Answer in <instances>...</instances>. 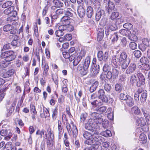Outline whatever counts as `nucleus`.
<instances>
[{
	"label": "nucleus",
	"instance_id": "obj_2",
	"mask_svg": "<svg viewBox=\"0 0 150 150\" xmlns=\"http://www.w3.org/2000/svg\"><path fill=\"white\" fill-rule=\"evenodd\" d=\"M47 132L49 135L48 139L46 141L47 147L49 150H52L53 149V145L54 144V135L51 132L50 128L47 129Z\"/></svg>",
	"mask_w": 150,
	"mask_h": 150
},
{
	"label": "nucleus",
	"instance_id": "obj_31",
	"mask_svg": "<svg viewBox=\"0 0 150 150\" xmlns=\"http://www.w3.org/2000/svg\"><path fill=\"white\" fill-rule=\"evenodd\" d=\"M70 18L67 16H64L63 17L61 18V20L62 23L64 24L66 23L69 24H70Z\"/></svg>",
	"mask_w": 150,
	"mask_h": 150
},
{
	"label": "nucleus",
	"instance_id": "obj_1",
	"mask_svg": "<svg viewBox=\"0 0 150 150\" xmlns=\"http://www.w3.org/2000/svg\"><path fill=\"white\" fill-rule=\"evenodd\" d=\"M90 132L84 131L83 136L84 138L86 139L84 141V144L88 145H91L95 143L97 140H100L101 136L98 135V132H96V129L89 130Z\"/></svg>",
	"mask_w": 150,
	"mask_h": 150
},
{
	"label": "nucleus",
	"instance_id": "obj_57",
	"mask_svg": "<svg viewBox=\"0 0 150 150\" xmlns=\"http://www.w3.org/2000/svg\"><path fill=\"white\" fill-rule=\"evenodd\" d=\"M140 62L142 63L145 64L148 63L149 62V61L146 57H144L141 58Z\"/></svg>",
	"mask_w": 150,
	"mask_h": 150
},
{
	"label": "nucleus",
	"instance_id": "obj_9",
	"mask_svg": "<svg viewBox=\"0 0 150 150\" xmlns=\"http://www.w3.org/2000/svg\"><path fill=\"white\" fill-rule=\"evenodd\" d=\"M98 94L99 98L101 99L103 102H108V99L105 95V91L103 89H100L98 91Z\"/></svg>",
	"mask_w": 150,
	"mask_h": 150
},
{
	"label": "nucleus",
	"instance_id": "obj_6",
	"mask_svg": "<svg viewBox=\"0 0 150 150\" xmlns=\"http://www.w3.org/2000/svg\"><path fill=\"white\" fill-rule=\"evenodd\" d=\"M95 121L94 120L90 119H89L85 125V128L88 130L95 129L96 126L95 123H94Z\"/></svg>",
	"mask_w": 150,
	"mask_h": 150
},
{
	"label": "nucleus",
	"instance_id": "obj_54",
	"mask_svg": "<svg viewBox=\"0 0 150 150\" xmlns=\"http://www.w3.org/2000/svg\"><path fill=\"white\" fill-rule=\"evenodd\" d=\"M133 53L135 57L137 58H138L140 57L142 55L141 52L139 50H135L134 51Z\"/></svg>",
	"mask_w": 150,
	"mask_h": 150
},
{
	"label": "nucleus",
	"instance_id": "obj_45",
	"mask_svg": "<svg viewBox=\"0 0 150 150\" xmlns=\"http://www.w3.org/2000/svg\"><path fill=\"white\" fill-rule=\"evenodd\" d=\"M142 112H143L144 116L147 119V120H149V118H150V115L148 113V112L146 111L145 109L144 108H142Z\"/></svg>",
	"mask_w": 150,
	"mask_h": 150
},
{
	"label": "nucleus",
	"instance_id": "obj_13",
	"mask_svg": "<svg viewBox=\"0 0 150 150\" xmlns=\"http://www.w3.org/2000/svg\"><path fill=\"white\" fill-rule=\"evenodd\" d=\"M52 1L53 4L57 6V7L60 8L64 7V3L60 0H49L47 2V5L49 4V2Z\"/></svg>",
	"mask_w": 150,
	"mask_h": 150
},
{
	"label": "nucleus",
	"instance_id": "obj_21",
	"mask_svg": "<svg viewBox=\"0 0 150 150\" xmlns=\"http://www.w3.org/2000/svg\"><path fill=\"white\" fill-rule=\"evenodd\" d=\"M110 38L111 39L112 42L113 43H114L117 42L118 39V37L117 33L113 32L110 34Z\"/></svg>",
	"mask_w": 150,
	"mask_h": 150
},
{
	"label": "nucleus",
	"instance_id": "obj_58",
	"mask_svg": "<svg viewBox=\"0 0 150 150\" xmlns=\"http://www.w3.org/2000/svg\"><path fill=\"white\" fill-rule=\"evenodd\" d=\"M118 16L119 14L117 12H113L112 13L110 19L114 20V19L117 17Z\"/></svg>",
	"mask_w": 150,
	"mask_h": 150
},
{
	"label": "nucleus",
	"instance_id": "obj_16",
	"mask_svg": "<svg viewBox=\"0 0 150 150\" xmlns=\"http://www.w3.org/2000/svg\"><path fill=\"white\" fill-rule=\"evenodd\" d=\"M78 15L81 18H83L85 16V11L83 7L81 6H78L77 9Z\"/></svg>",
	"mask_w": 150,
	"mask_h": 150
},
{
	"label": "nucleus",
	"instance_id": "obj_24",
	"mask_svg": "<svg viewBox=\"0 0 150 150\" xmlns=\"http://www.w3.org/2000/svg\"><path fill=\"white\" fill-rule=\"evenodd\" d=\"M63 55L64 57L66 59H69L70 61H71L74 58H73V55L70 54L68 52H63Z\"/></svg>",
	"mask_w": 150,
	"mask_h": 150
},
{
	"label": "nucleus",
	"instance_id": "obj_60",
	"mask_svg": "<svg viewBox=\"0 0 150 150\" xmlns=\"http://www.w3.org/2000/svg\"><path fill=\"white\" fill-rule=\"evenodd\" d=\"M132 110L136 114L138 115L140 113V111L137 107H134L132 108Z\"/></svg>",
	"mask_w": 150,
	"mask_h": 150
},
{
	"label": "nucleus",
	"instance_id": "obj_59",
	"mask_svg": "<svg viewBox=\"0 0 150 150\" xmlns=\"http://www.w3.org/2000/svg\"><path fill=\"white\" fill-rule=\"evenodd\" d=\"M11 44L10 43H7L4 45L3 46V48L2 49L1 51H2L3 50H9L11 49Z\"/></svg>",
	"mask_w": 150,
	"mask_h": 150
},
{
	"label": "nucleus",
	"instance_id": "obj_10",
	"mask_svg": "<svg viewBox=\"0 0 150 150\" xmlns=\"http://www.w3.org/2000/svg\"><path fill=\"white\" fill-rule=\"evenodd\" d=\"M136 69V64L134 63L130 64L126 71V73L127 74H129L132 73L135 71Z\"/></svg>",
	"mask_w": 150,
	"mask_h": 150
},
{
	"label": "nucleus",
	"instance_id": "obj_41",
	"mask_svg": "<svg viewBox=\"0 0 150 150\" xmlns=\"http://www.w3.org/2000/svg\"><path fill=\"white\" fill-rule=\"evenodd\" d=\"M44 71L43 72V75L45 76H46L47 74V72L49 69V67L48 64H45L43 66Z\"/></svg>",
	"mask_w": 150,
	"mask_h": 150
},
{
	"label": "nucleus",
	"instance_id": "obj_49",
	"mask_svg": "<svg viewBox=\"0 0 150 150\" xmlns=\"http://www.w3.org/2000/svg\"><path fill=\"white\" fill-rule=\"evenodd\" d=\"M106 107L105 106H103L96 108L95 110L97 111H99L100 112H104L106 110Z\"/></svg>",
	"mask_w": 150,
	"mask_h": 150
},
{
	"label": "nucleus",
	"instance_id": "obj_29",
	"mask_svg": "<svg viewBox=\"0 0 150 150\" xmlns=\"http://www.w3.org/2000/svg\"><path fill=\"white\" fill-rule=\"evenodd\" d=\"M113 76V79H116L117 78L119 74V71L115 67L113 68L111 71Z\"/></svg>",
	"mask_w": 150,
	"mask_h": 150
},
{
	"label": "nucleus",
	"instance_id": "obj_26",
	"mask_svg": "<svg viewBox=\"0 0 150 150\" xmlns=\"http://www.w3.org/2000/svg\"><path fill=\"white\" fill-rule=\"evenodd\" d=\"M15 106V104H7V109L9 113H12L13 111Z\"/></svg>",
	"mask_w": 150,
	"mask_h": 150
},
{
	"label": "nucleus",
	"instance_id": "obj_32",
	"mask_svg": "<svg viewBox=\"0 0 150 150\" xmlns=\"http://www.w3.org/2000/svg\"><path fill=\"white\" fill-rule=\"evenodd\" d=\"M66 126L67 130L69 134H71V131H72V134H73L74 127H72V125H71L68 122H66Z\"/></svg>",
	"mask_w": 150,
	"mask_h": 150
},
{
	"label": "nucleus",
	"instance_id": "obj_46",
	"mask_svg": "<svg viewBox=\"0 0 150 150\" xmlns=\"http://www.w3.org/2000/svg\"><path fill=\"white\" fill-rule=\"evenodd\" d=\"M55 33L57 36L60 37L63 35L64 33L62 30L59 29V27L58 30L55 31Z\"/></svg>",
	"mask_w": 150,
	"mask_h": 150
},
{
	"label": "nucleus",
	"instance_id": "obj_39",
	"mask_svg": "<svg viewBox=\"0 0 150 150\" xmlns=\"http://www.w3.org/2000/svg\"><path fill=\"white\" fill-rule=\"evenodd\" d=\"M90 115L91 117L94 119V120H95L96 119L98 118V117L99 118L100 117H102L101 115V114L96 112H93L91 113Z\"/></svg>",
	"mask_w": 150,
	"mask_h": 150
},
{
	"label": "nucleus",
	"instance_id": "obj_28",
	"mask_svg": "<svg viewBox=\"0 0 150 150\" xmlns=\"http://www.w3.org/2000/svg\"><path fill=\"white\" fill-rule=\"evenodd\" d=\"M139 140L141 143L145 144L147 142V137L146 135L144 133L141 134L139 137Z\"/></svg>",
	"mask_w": 150,
	"mask_h": 150
},
{
	"label": "nucleus",
	"instance_id": "obj_55",
	"mask_svg": "<svg viewBox=\"0 0 150 150\" xmlns=\"http://www.w3.org/2000/svg\"><path fill=\"white\" fill-rule=\"evenodd\" d=\"M87 116V113L86 112H83L82 113L80 116V120L81 122H84Z\"/></svg>",
	"mask_w": 150,
	"mask_h": 150
},
{
	"label": "nucleus",
	"instance_id": "obj_61",
	"mask_svg": "<svg viewBox=\"0 0 150 150\" xmlns=\"http://www.w3.org/2000/svg\"><path fill=\"white\" fill-rule=\"evenodd\" d=\"M104 33H98L97 35V40L98 41H100L102 39L104 36Z\"/></svg>",
	"mask_w": 150,
	"mask_h": 150
},
{
	"label": "nucleus",
	"instance_id": "obj_22",
	"mask_svg": "<svg viewBox=\"0 0 150 150\" xmlns=\"http://www.w3.org/2000/svg\"><path fill=\"white\" fill-rule=\"evenodd\" d=\"M140 76L139 78V81L137 82V86L140 87L142 85H143L145 83V79L143 76L142 74H140Z\"/></svg>",
	"mask_w": 150,
	"mask_h": 150
},
{
	"label": "nucleus",
	"instance_id": "obj_12",
	"mask_svg": "<svg viewBox=\"0 0 150 150\" xmlns=\"http://www.w3.org/2000/svg\"><path fill=\"white\" fill-rule=\"evenodd\" d=\"M13 26L11 25H7L4 26L3 28V30L6 32H9L11 34L14 33Z\"/></svg>",
	"mask_w": 150,
	"mask_h": 150
},
{
	"label": "nucleus",
	"instance_id": "obj_20",
	"mask_svg": "<svg viewBox=\"0 0 150 150\" xmlns=\"http://www.w3.org/2000/svg\"><path fill=\"white\" fill-rule=\"evenodd\" d=\"M90 63V57L89 56L87 57L85 59L83 65L84 69L87 70Z\"/></svg>",
	"mask_w": 150,
	"mask_h": 150
},
{
	"label": "nucleus",
	"instance_id": "obj_51",
	"mask_svg": "<svg viewBox=\"0 0 150 150\" xmlns=\"http://www.w3.org/2000/svg\"><path fill=\"white\" fill-rule=\"evenodd\" d=\"M129 46L130 49L132 50H134L136 49L137 45L135 42H133L130 43Z\"/></svg>",
	"mask_w": 150,
	"mask_h": 150
},
{
	"label": "nucleus",
	"instance_id": "obj_7",
	"mask_svg": "<svg viewBox=\"0 0 150 150\" xmlns=\"http://www.w3.org/2000/svg\"><path fill=\"white\" fill-rule=\"evenodd\" d=\"M1 135L3 136H6L4 139L7 140H8L11 138L12 135V131L9 129H2L1 130Z\"/></svg>",
	"mask_w": 150,
	"mask_h": 150
},
{
	"label": "nucleus",
	"instance_id": "obj_14",
	"mask_svg": "<svg viewBox=\"0 0 150 150\" xmlns=\"http://www.w3.org/2000/svg\"><path fill=\"white\" fill-rule=\"evenodd\" d=\"M109 21V23L108 25L109 28L110 30L114 31L117 29V26L115 24V21L114 20H110Z\"/></svg>",
	"mask_w": 150,
	"mask_h": 150
},
{
	"label": "nucleus",
	"instance_id": "obj_5",
	"mask_svg": "<svg viewBox=\"0 0 150 150\" xmlns=\"http://www.w3.org/2000/svg\"><path fill=\"white\" fill-rule=\"evenodd\" d=\"M85 54V52L84 51H81V55H79L77 57H76V54L75 53L73 55V58H74L73 60H74L73 63L74 66H76L78 65L81 60L82 57H83Z\"/></svg>",
	"mask_w": 150,
	"mask_h": 150
},
{
	"label": "nucleus",
	"instance_id": "obj_8",
	"mask_svg": "<svg viewBox=\"0 0 150 150\" xmlns=\"http://www.w3.org/2000/svg\"><path fill=\"white\" fill-rule=\"evenodd\" d=\"M127 55L124 52H122L120 54H118L117 57V63H119L130 60L129 58H127Z\"/></svg>",
	"mask_w": 150,
	"mask_h": 150
},
{
	"label": "nucleus",
	"instance_id": "obj_38",
	"mask_svg": "<svg viewBox=\"0 0 150 150\" xmlns=\"http://www.w3.org/2000/svg\"><path fill=\"white\" fill-rule=\"evenodd\" d=\"M93 7L96 9L99 10L100 7V3L97 0H95L93 2Z\"/></svg>",
	"mask_w": 150,
	"mask_h": 150
},
{
	"label": "nucleus",
	"instance_id": "obj_27",
	"mask_svg": "<svg viewBox=\"0 0 150 150\" xmlns=\"http://www.w3.org/2000/svg\"><path fill=\"white\" fill-rule=\"evenodd\" d=\"M130 62V60H129L118 63V64H121V67L122 69L125 70L127 68Z\"/></svg>",
	"mask_w": 150,
	"mask_h": 150
},
{
	"label": "nucleus",
	"instance_id": "obj_48",
	"mask_svg": "<svg viewBox=\"0 0 150 150\" xmlns=\"http://www.w3.org/2000/svg\"><path fill=\"white\" fill-rule=\"evenodd\" d=\"M115 89L116 91L120 92L122 90V85L120 83H117L116 84Z\"/></svg>",
	"mask_w": 150,
	"mask_h": 150
},
{
	"label": "nucleus",
	"instance_id": "obj_56",
	"mask_svg": "<svg viewBox=\"0 0 150 150\" xmlns=\"http://www.w3.org/2000/svg\"><path fill=\"white\" fill-rule=\"evenodd\" d=\"M111 86L110 84L105 83L104 86V89L107 92H110L111 89Z\"/></svg>",
	"mask_w": 150,
	"mask_h": 150
},
{
	"label": "nucleus",
	"instance_id": "obj_15",
	"mask_svg": "<svg viewBox=\"0 0 150 150\" xmlns=\"http://www.w3.org/2000/svg\"><path fill=\"white\" fill-rule=\"evenodd\" d=\"M105 11L103 10H97L95 15V19L96 21H99L101 18L105 14Z\"/></svg>",
	"mask_w": 150,
	"mask_h": 150
},
{
	"label": "nucleus",
	"instance_id": "obj_64",
	"mask_svg": "<svg viewBox=\"0 0 150 150\" xmlns=\"http://www.w3.org/2000/svg\"><path fill=\"white\" fill-rule=\"evenodd\" d=\"M110 67L107 63H105L103 67V70L105 72H107L109 69Z\"/></svg>",
	"mask_w": 150,
	"mask_h": 150
},
{
	"label": "nucleus",
	"instance_id": "obj_17",
	"mask_svg": "<svg viewBox=\"0 0 150 150\" xmlns=\"http://www.w3.org/2000/svg\"><path fill=\"white\" fill-rule=\"evenodd\" d=\"M93 8L91 6H88L86 9V15L87 17L91 18L93 14Z\"/></svg>",
	"mask_w": 150,
	"mask_h": 150
},
{
	"label": "nucleus",
	"instance_id": "obj_3",
	"mask_svg": "<svg viewBox=\"0 0 150 150\" xmlns=\"http://www.w3.org/2000/svg\"><path fill=\"white\" fill-rule=\"evenodd\" d=\"M1 57L2 58H5L6 61L10 62L15 59L16 55L13 51H8L2 52Z\"/></svg>",
	"mask_w": 150,
	"mask_h": 150
},
{
	"label": "nucleus",
	"instance_id": "obj_35",
	"mask_svg": "<svg viewBox=\"0 0 150 150\" xmlns=\"http://www.w3.org/2000/svg\"><path fill=\"white\" fill-rule=\"evenodd\" d=\"M119 33L124 36H127L129 33H130L131 32L128 30L123 29L119 30Z\"/></svg>",
	"mask_w": 150,
	"mask_h": 150
},
{
	"label": "nucleus",
	"instance_id": "obj_18",
	"mask_svg": "<svg viewBox=\"0 0 150 150\" xmlns=\"http://www.w3.org/2000/svg\"><path fill=\"white\" fill-rule=\"evenodd\" d=\"M61 122L60 121H58V132L59 137L60 138L61 137L62 135V134L64 132L63 128L61 125Z\"/></svg>",
	"mask_w": 150,
	"mask_h": 150
},
{
	"label": "nucleus",
	"instance_id": "obj_62",
	"mask_svg": "<svg viewBox=\"0 0 150 150\" xmlns=\"http://www.w3.org/2000/svg\"><path fill=\"white\" fill-rule=\"evenodd\" d=\"M77 70L79 71L83 72L85 71L86 73V71L87 70L84 69V66H83L81 64H79L77 67Z\"/></svg>",
	"mask_w": 150,
	"mask_h": 150
},
{
	"label": "nucleus",
	"instance_id": "obj_63",
	"mask_svg": "<svg viewBox=\"0 0 150 150\" xmlns=\"http://www.w3.org/2000/svg\"><path fill=\"white\" fill-rule=\"evenodd\" d=\"M103 127L105 129L108 128L109 125V122L107 120H104L102 123Z\"/></svg>",
	"mask_w": 150,
	"mask_h": 150
},
{
	"label": "nucleus",
	"instance_id": "obj_47",
	"mask_svg": "<svg viewBox=\"0 0 150 150\" xmlns=\"http://www.w3.org/2000/svg\"><path fill=\"white\" fill-rule=\"evenodd\" d=\"M12 3L11 1H8L4 3L2 5V7L3 8H8L12 5Z\"/></svg>",
	"mask_w": 150,
	"mask_h": 150
},
{
	"label": "nucleus",
	"instance_id": "obj_34",
	"mask_svg": "<svg viewBox=\"0 0 150 150\" xmlns=\"http://www.w3.org/2000/svg\"><path fill=\"white\" fill-rule=\"evenodd\" d=\"M14 71L13 69L9 70L4 74V77L7 78L11 76L13 74Z\"/></svg>",
	"mask_w": 150,
	"mask_h": 150
},
{
	"label": "nucleus",
	"instance_id": "obj_42",
	"mask_svg": "<svg viewBox=\"0 0 150 150\" xmlns=\"http://www.w3.org/2000/svg\"><path fill=\"white\" fill-rule=\"evenodd\" d=\"M101 135L105 137H110L112 135V134L110 131L107 129L105 131H103L102 132Z\"/></svg>",
	"mask_w": 150,
	"mask_h": 150
},
{
	"label": "nucleus",
	"instance_id": "obj_52",
	"mask_svg": "<svg viewBox=\"0 0 150 150\" xmlns=\"http://www.w3.org/2000/svg\"><path fill=\"white\" fill-rule=\"evenodd\" d=\"M123 27L125 28L126 30L131 29L133 26V25L129 23H126L123 25Z\"/></svg>",
	"mask_w": 150,
	"mask_h": 150
},
{
	"label": "nucleus",
	"instance_id": "obj_25",
	"mask_svg": "<svg viewBox=\"0 0 150 150\" xmlns=\"http://www.w3.org/2000/svg\"><path fill=\"white\" fill-rule=\"evenodd\" d=\"M136 122L138 125L140 126H144L146 125L145 120L143 118H140L138 119Z\"/></svg>",
	"mask_w": 150,
	"mask_h": 150
},
{
	"label": "nucleus",
	"instance_id": "obj_11",
	"mask_svg": "<svg viewBox=\"0 0 150 150\" xmlns=\"http://www.w3.org/2000/svg\"><path fill=\"white\" fill-rule=\"evenodd\" d=\"M101 138L100 140L98 141L95 142V143L92 144L91 145H93L92 146L94 150H100L101 147L100 146V143L101 142L104 141V138L101 136Z\"/></svg>",
	"mask_w": 150,
	"mask_h": 150
},
{
	"label": "nucleus",
	"instance_id": "obj_43",
	"mask_svg": "<svg viewBox=\"0 0 150 150\" xmlns=\"http://www.w3.org/2000/svg\"><path fill=\"white\" fill-rule=\"evenodd\" d=\"M13 10V7L11 6L6 9L4 11V13L6 15L10 14L12 10Z\"/></svg>",
	"mask_w": 150,
	"mask_h": 150
},
{
	"label": "nucleus",
	"instance_id": "obj_50",
	"mask_svg": "<svg viewBox=\"0 0 150 150\" xmlns=\"http://www.w3.org/2000/svg\"><path fill=\"white\" fill-rule=\"evenodd\" d=\"M147 91H143L141 94L140 99L142 101L146 100V99Z\"/></svg>",
	"mask_w": 150,
	"mask_h": 150
},
{
	"label": "nucleus",
	"instance_id": "obj_40",
	"mask_svg": "<svg viewBox=\"0 0 150 150\" xmlns=\"http://www.w3.org/2000/svg\"><path fill=\"white\" fill-rule=\"evenodd\" d=\"M117 57L115 56H113L111 60L112 65L114 67H117V63L116 61Z\"/></svg>",
	"mask_w": 150,
	"mask_h": 150
},
{
	"label": "nucleus",
	"instance_id": "obj_37",
	"mask_svg": "<svg viewBox=\"0 0 150 150\" xmlns=\"http://www.w3.org/2000/svg\"><path fill=\"white\" fill-rule=\"evenodd\" d=\"M72 12V11L71 10V9L69 8L66 10H65L64 13L66 16H67L68 17H72L73 16V13Z\"/></svg>",
	"mask_w": 150,
	"mask_h": 150
},
{
	"label": "nucleus",
	"instance_id": "obj_4",
	"mask_svg": "<svg viewBox=\"0 0 150 150\" xmlns=\"http://www.w3.org/2000/svg\"><path fill=\"white\" fill-rule=\"evenodd\" d=\"M108 53L107 52H105L104 54L102 51H99L98 52L97 57L100 61L103 60V62H105L108 61Z\"/></svg>",
	"mask_w": 150,
	"mask_h": 150
},
{
	"label": "nucleus",
	"instance_id": "obj_19",
	"mask_svg": "<svg viewBox=\"0 0 150 150\" xmlns=\"http://www.w3.org/2000/svg\"><path fill=\"white\" fill-rule=\"evenodd\" d=\"M50 116L49 112L47 109L46 108H44L43 111L40 114V116L42 118H46Z\"/></svg>",
	"mask_w": 150,
	"mask_h": 150
},
{
	"label": "nucleus",
	"instance_id": "obj_53",
	"mask_svg": "<svg viewBox=\"0 0 150 150\" xmlns=\"http://www.w3.org/2000/svg\"><path fill=\"white\" fill-rule=\"evenodd\" d=\"M142 42L143 44L145 45L149 46H150V39L147 38H144L142 40Z\"/></svg>",
	"mask_w": 150,
	"mask_h": 150
},
{
	"label": "nucleus",
	"instance_id": "obj_30",
	"mask_svg": "<svg viewBox=\"0 0 150 150\" xmlns=\"http://www.w3.org/2000/svg\"><path fill=\"white\" fill-rule=\"evenodd\" d=\"M111 19L110 18L107 19L106 18H102L100 21V25L103 26H105L106 25H108L109 23V21Z\"/></svg>",
	"mask_w": 150,
	"mask_h": 150
},
{
	"label": "nucleus",
	"instance_id": "obj_44",
	"mask_svg": "<svg viewBox=\"0 0 150 150\" xmlns=\"http://www.w3.org/2000/svg\"><path fill=\"white\" fill-rule=\"evenodd\" d=\"M18 19V18L17 16H10L9 17L7 18V20L8 21L10 22L13 24V22L17 20Z\"/></svg>",
	"mask_w": 150,
	"mask_h": 150
},
{
	"label": "nucleus",
	"instance_id": "obj_36",
	"mask_svg": "<svg viewBox=\"0 0 150 150\" xmlns=\"http://www.w3.org/2000/svg\"><path fill=\"white\" fill-rule=\"evenodd\" d=\"M130 34L128 35V38L131 40L135 41L137 39V36L134 34L133 33H129Z\"/></svg>",
	"mask_w": 150,
	"mask_h": 150
},
{
	"label": "nucleus",
	"instance_id": "obj_33",
	"mask_svg": "<svg viewBox=\"0 0 150 150\" xmlns=\"http://www.w3.org/2000/svg\"><path fill=\"white\" fill-rule=\"evenodd\" d=\"M74 129L73 130V136L74 137H76L78 134V130L76 126L74 125L73 122H71L70 124Z\"/></svg>",
	"mask_w": 150,
	"mask_h": 150
},
{
	"label": "nucleus",
	"instance_id": "obj_23",
	"mask_svg": "<svg viewBox=\"0 0 150 150\" xmlns=\"http://www.w3.org/2000/svg\"><path fill=\"white\" fill-rule=\"evenodd\" d=\"M99 85V82L98 81H96L93 83L91 86L90 88V91L91 93H92L95 91Z\"/></svg>",
	"mask_w": 150,
	"mask_h": 150
}]
</instances>
